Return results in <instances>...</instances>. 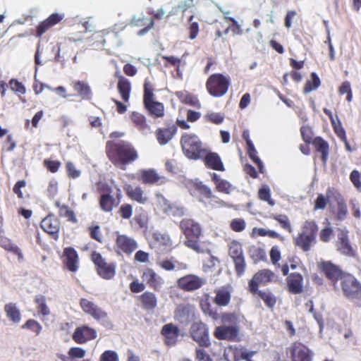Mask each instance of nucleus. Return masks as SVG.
<instances>
[{
	"mask_svg": "<svg viewBox=\"0 0 361 361\" xmlns=\"http://www.w3.org/2000/svg\"><path fill=\"white\" fill-rule=\"evenodd\" d=\"M106 154L109 161L116 167L123 170H125L126 166L133 163L139 157L135 147L126 140L107 141Z\"/></svg>",
	"mask_w": 361,
	"mask_h": 361,
	"instance_id": "nucleus-1",
	"label": "nucleus"
},
{
	"mask_svg": "<svg viewBox=\"0 0 361 361\" xmlns=\"http://www.w3.org/2000/svg\"><path fill=\"white\" fill-rule=\"evenodd\" d=\"M179 228L185 236L183 244L198 254L207 252L209 249L200 240L202 235V225L192 218H184L179 223Z\"/></svg>",
	"mask_w": 361,
	"mask_h": 361,
	"instance_id": "nucleus-2",
	"label": "nucleus"
},
{
	"mask_svg": "<svg viewBox=\"0 0 361 361\" xmlns=\"http://www.w3.org/2000/svg\"><path fill=\"white\" fill-rule=\"evenodd\" d=\"M97 190L99 193V206L100 209L110 213L116 207L122 198V192L120 188L116 187V197L113 195L112 187L106 183H97Z\"/></svg>",
	"mask_w": 361,
	"mask_h": 361,
	"instance_id": "nucleus-3",
	"label": "nucleus"
},
{
	"mask_svg": "<svg viewBox=\"0 0 361 361\" xmlns=\"http://www.w3.org/2000/svg\"><path fill=\"white\" fill-rule=\"evenodd\" d=\"M180 144L184 155L190 159H202L206 154L207 149L194 133H184L180 137Z\"/></svg>",
	"mask_w": 361,
	"mask_h": 361,
	"instance_id": "nucleus-4",
	"label": "nucleus"
},
{
	"mask_svg": "<svg viewBox=\"0 0 361 361\" xmlns=\"http://www.w3.org/2000/svg\"><path fill=\"white\" fill-rule=\"evenodd\" d=\"M318 226L315 221H305L302 227V231L294 238V244L303 252H308L317 243Z\"/></svg>",
	"mask_w": 361,
	"mask_h": 361,
	"instance_id": "nucleus-5",
	"label": "nucleus"
},
{
	"mask_svg": "<svg viewBox=\"0 0 361 361\" xmlns=\"http://www.w3.org/2000/svg\"><path fill=\"white\" fill-rule=\"evenodd\" d=\"M152 84L145 80L144 83L143 105L148 115L152 118L164 117L165 109L163 103L154 100Z\"/></svg>",
	"mask_w": 361,
	"mask_h": 361,
	"instance_id": "nucleus-6",
	"label": "nucleus"
},
{
	"mask_svg": "<svg viewBox=\"0 0 361 361\" xmlns=\"http://www.w3.org/2000/svg\"><path fill=\"white\" fill-rule=\"evenodd\" d=\"M206 89L214 97H221L225 95L231 85L229 76L222 73L212 74L206 81Z\"/></svg>",
	"mask_w": 361,
	"mask_h": 361,
	"instance_id": "nucleus-7",
	"label": "nucleus"
},
{
	"mask_svg": "<svg viewBox=\"0 0 361 361\" xmlns=\"http://www.w3.org/2000/svg\"><path fill=\"white\" fill-rule=\"evenodd\" d=\"M91 260L95 266L97 274L106 280L111 279L116 275V264L115 262H106L99 252L93 251Z\"/></svg>",
	"mask_w": 361,
	"mask_h": 361,
	"instance_id": "nucleus-8",
	"label": "nucleus"
},
{
	"mask_svg": "<svg viewBox=\"0 0 361 361\" xmlns=\"http://www.w3.org/2000/svg\"><path fill=\"white\" fill-rule=\"evenodd\" d=\"M276 280V276L274 271L268 269H264L254 274L248 283V289L252 293H263L258 291L259 288L267 286Z\"/></svg>",
	"mask_w": 361,
	"mask_h": 361,
	"instance_id": "nucleus-9",
	"label": "nucleus"
},
{
	"mask_svg": "<svg viewBox=\"0 0 361 361\" xmlns=\"http://www.w3.org/2000/svg\"><path fill=\"white\" fill-rule=\"evenodd\" d=\"M228 255L233 259L237 276H242L246 269V262L242 245L237 240H233L228 244Z\"/></svg>",
	"mask_w": 361,
	"mask_h": 361,
	"instance_id": "nucleus-10",
	"label": "nucleus"
},
{
	"mask_svg": "<svg viewBox=\"0 0 361 361\" xmlns=\"http://www.w3.org/2000/svg\"><path fill=\"white\" fill-rule=\"evenodd\" d=\"M207 283L204 278L196 274H188L176 281V286L184 292H192L199 290Z\"/></svg>",
	"mask_w": 361,
	"mask_h": 361,
	"instance_id": "nucleus-11",
	"label": "nucleus"
},
{
	"mask_svg": "<svg viewBox=\"0 0 361 361\" xmlns=\"http://www.w3.org/2000/svg\"><path fill=\"white\" fill-rule=\"evenodd\" d=\"M326 195L329 197H331L337 204V209L334 213L336 219L339 221L345 220L348 216V211L346 202L341 192L335 188L329 187L326 189Z\"/></svg>",
	"mask_w": 361,
	"mask_h": 361,
	"instance_id": "nucleus-12",
	"label": "nucleus"
},
{
	"mask_svg": "<svg viewBox=\"0 0 361 361\" xmlns=\"http://www.w3.org/2000/svg\"><path fill=\"white\" fill-rule=\"evenodd\" d=\"M137 178L144 185H161L168 181L165 176H160L154 169L139 171L137 173Z\"/></svg>",
	"mask_w": 361,
	"mask_h": 361,
	"instance_id": "nucleus-13",
	"label": "nucleus"
},
{
	"mask_svg": "<svg viewBox=\"0 0 361 361\" xmlns=\"http://www.w3.org/2000/svg\"><path fill=\"white\" fill-rule=\"evenodd\" d=\"M65 15L61 13H54L51 14L47 18L41 21L35 27L33 35L37 38H41L44 34L50 30L56 25L61 23Z\"/></svg>",
	"mask_w": 361,
	"mask_h": 361,
	"instance_id": "nucleus-14",
	"label": "nucleus"
},
{
	"mask_svg": "<svg viewBox=\"0 0 361 361\" xmlns=\"http://www.w3.org/2000/svg\"><path fill=\"white\" fill-rule=\"evenodd\" d=\"M40 226L51 238L55 240H59L61 222L58 217L52 214H48L42 220Z\"/></svg>",
	"mask_w": 361,
	"mask_h": 361,
	"instance_id": "nucleus-15",
	"label": "nucleus"
},
{
	"mask_svg": "<svg viewBox=\"0 0 361 361\" xmlns=\"http://www.w3.org/2000/svg\"><path fill=\"white\" fill-rule=\"evenodd\" d=\"M63 267L71 272H76L79 267V256L77 251L72 247L63 249L61 256Z\"/></svg>",
	"mask_w": 361,
	"mask_h": 361,
	"instance_id": "nucleus-16",
	"label": "nucleus"
},
{
	"mask_svg": "<svg viewBox=\"0 0 361 361\" xmlns=\"http://www.w3.org/2000/svg\"><path fill=\"white\" fill-rule=\"evenodd\" d=\"M137 247V242L124 234H118L115 241V249L117 252H122L130 255Z\"/></svg>",
	"mask_w": 361,
	"mask_h": 361,
	"instance_id": "nucleus-17",
	"label": "nucleus"
},
{
	"mask_svg": "<svg viewBox=\"0 0 361 361\" xmlns=\"http://www.w3.org/2000/svg\"><path fill=\"white\" fill-rule=\"evenodd\" d=\"M190 333L192 339L200 346L208 347L210 345L208 330L205 324L202 323L193 324Z\"/></svg>",
	"mask_w": 361,
	"mask_h": 361,
	"instance_id": "nucleus-18",
	"label": "nucleus"
},
{
	"mask_svg": "<svg viewBox=\"0 0 361 361\" xmlns=\"http://www.w3.org/2000/svg\"><path fill=\"white\" fill-rule=\"evenodd\" d=\"M319 270L324 274V275L334 284H335L345 274L342 271L341 268L331 263V262H323L319 266Z\"/></svg>",
	"mask_w": 361,
	"mask_h": 361,
	"instance_id": "nucleus-19",
	"label": "nucleus"
},
{
	"mask_svg": "<svg viewBox=\"0 0 361 361\" xmlns=\"http://www.w3.org/2000/svg\"><path fill=\"white\" fill-rule=\"evenodd\" d=\"M130 119L133 126L142 135H147L152 133L151 126L148 123L146 116L142 113L131 112Z\"/></svg>",
	"mask_w": 361,
	"mask_h": 361,
	"instance_id": "nucleus-20",
	"label": "nucleus"
},
{
	"mask_svg": "<svg viewBox=\"0 0 361 361\" xmlns=\"http://www.w3.org/2000/svg\"><path fill=\"white\" fill-rule=\"evenodd\" d=\"M341 286L344 293H360L361 283L350 274H344L341 279Z\"/></svg>",
	"mask_w": 361,
	"mask_h": 361,
	"instance_id": "nucleus-21",
	"label": "nucleus"
},
{
	"mask_svg": "<svg viewBox=\"0 0 361 361\" xmlns=\"http://www.w3.org/2000/svg\"><path fill=\"white\" fill-rule=\"evenodd\" d=\"M178 127L175 124L169 125L168 127L158 128L155 131V136L160 145L168 144L177 133Z\"/></svg>",
	"mask_w": 361,
	"mask_h": 361,
	"instance_id": "nucleus-22",
	"label": "nucleus"
},
{
	"mask_svg": "<svg viewBox=\"0 0 361 361\" xmlns=\"http://www.w3.org/2000/svg\"><path fill=\"white\" fill-rule=\"evenodd\" d=\"M293 361H311L309 349L301 343L295 342L290 347Z\"/></svg>",
	"mask_w": 361,
	"mask_h": 361,
	"instance_id": "nucleus-23",
	"label": "nucleus"
},
{
	"mask_svg": "<svg viewBox=\"0 0 361 361\" xmlns=\"http://www.w3.org/2000/svg\"><path fill=\"white\" fill-rule=\"evenodd\" d=\"M80 305L85 313L91 315L95 319L102 320L105 319L107 316L104 311L87 299H82Z\"/></svg>",
	"mask_w": 361,
	"mask_h": 361,
	"instance_id": "nucleus-24",
	"label": "nucleus"
},
{
	"mask_svg": "<svg viewBox=\"0 0 361 361\" xmlns=\"http://www.w3.org/2000/svg\"><path fill=\"white\" fill-rule=\"evenodd\" d=\"M123 189L127 196L133 201H135L140 204H145L148 201V197L145 195V192L141 187H133L130 184H126Z\"/></svg>",
	"mask_w": 361,
	"mask_h": 361,
	"instance_id": "nucleus-25",
	"label": "nucleus"
},
{
	"mask_svg": "<svg viewBox=\"0 0 361 361\" xmlns=\"http://www.w3.org/2000/svg\"><path fill=\"white\" fill-rule=\"evenodd\" d=\"M336 245L337 250L341 254L349 257H353L355 255V251L350 243L347 233L341 232L338 235Z\"/></svg>",
	"mask_w": 361,
	"mask_h": 361,
	"instance_id": "nucleus-26",
	"label": "nucleus"
},
{
	"mask_svg": "<svg viewBox=\"0 0 361 361\" xmlns=\"http://www.w3.org/2000/svg\"><path fill=\"white\" fill-rule=\"evenodd\" d=\"M97 337V331L87 326L78 327L73 334V339L79 343H83L87 340L94 339Z\"/></svg>",
	"mask_w": 361,
	"mask_h": 361,
	"instance_id": "nucleus-27",
	"label": "nucleus"
},
{
	"mask_svg": "<svg viewBox=\"0 0 361 361\" xmlns=\"http://www.w3.org/2000/svg\"><path fill=\"white\" fill-rule=\"evenodd\" d=\"M142 281L155 291H159L164 283L162 279L152 269H146L142 274Z\"/></svg>",
	"mask_w": 361,
	"mask_h": 361,
	"instance_id": "nucleus-28",
	"label": "nucleus"
},
{
	"mask_svg": "<svg viewBox=\"0 0 361 361\" xmlns=\"http://www.w3.org/2000/svg\"><path fill=\"white\" fill-rule=\"evenodd\" d=\"M195 308L192 305H179L175 318L182 324H188L194 319Z\"/></svg>",
	"mask_w": 361,
	"mask_h": 361,
	"instance_id": "nucleus-29",
	"label": "nucleus"
},
{
	"mask_svg": "<svg viewBox=\"0 0 361 361\" xmlns=\"http://www.w3.org/2000/svg\"><path fill=\"white\" fill-rule=\"evenodd\" d=\"M214 336L218 339L235 341L238 336V329L234 326H222L216 328Z\"/></svg>",
	"mask_w": 361,
	"mask_h": 361,
	"instance_id": "nucleus-30",
	"label": "nucleus"
},
{
	"mask_svg": "<svg viewBox=\"0 0 361 361\" xmlns=\"http://www.w3.org/2000/svg\"><path fill=\"white\" fill-rule=\"evenodd\" d=\"M286 283L289 292L300 293L302 291L303 277L299 273H292L286 278Z\"/></svg>",
	"mask_w": 361,
	"mask_h": 361,
	"instance_id": "nucleus-31",
	"label": "nucleus"
},
{
	"mask_svg": "<svg viewBox=\"0 0 361 361\" xmlns=\"http://www.w3.org/2000/svg\"><path fill=\"white\" fill-rule=\"evenodd\" d=\"M118 75L117 90L124 102H128L130 97L131 83L128 79L123 75H120L119 73H116Z\"/></svg>",
	"mask_w": 361,
	"mask_h": 361,
	"instance_id": "nucleus-32",
	"label": "nucleus"
},
{
	"mask_svg": "<svg viewBox=\"0 0 361 361\" xmlns=\"http://www.w3.org/2000/svg\"><path fill=\"white\" fill-rule=\"evenodd\" d=\"M204 163L205 166L211 169L224 171L225 168L220 156L216 152H208L204 155Z\"/></svg>",
	"mask_w": 361,
	"mask_h": 361,
	"instance_id": "nucleus-33",
	"label": "nucleus"
},
{
	"mask_svg": "<svg viewBox=\"0 0 361 361\" xmlns=\"http://www.w3.org/2000/svg\"><path fill=\"white\" fill-rule=\"evenodd\" d=\"M161 333L164 336L165 343L168 345H175L180 335L178 328L173 324L164 325L162 328Z\"/></svg>",
	"mask_w": 361,
	"mask_h": 361,
	"instance_id": "nucleus-34",
	"label": "nucleus"
},
{
	"mask_svg": "<svg viewBox=\"0 0 361 361\" xmlns=\"http://www.w3.org/2000/svg\"><path fill=\"white\" fill-rule=\"evenodd\" d=\"M0 247L6 251L12 252L18 257L19 261H23L24 257L21 249L8 237L0 235Z\"/></svg>",
	"mask_w": 361,
	"mask_h": 361,
	"instance_id": "nucleus-35",
	"label": "nucleus"
},
{
	"mask_svg": "<svg viewBox=\"0 0 361 361\" xmlns=\"http://www.w3.org/2000/svg\"><path fill=\"white\" fill-rule=\"evenodd\" d=\"M316 152L321 154V159L323 164H326L329 154V145L322 137H316L312 141Z\"/></svg>",
	"mask_w": 361,
	"mask_h": 361,
	"instance_id": "nucleus-36",
	"label": "nucleus"
},
{
	"mask_svg": "<svg viewBox=\"0 0 361 361\" xmlns=\"http://www.w3.org/2000/svg\"><path fill=\"white\" fill-rule=\"evenodd\" d=\"M73 87L77 94L82 99L90 100L92 90L89 85L84 81H75L73 83Z\"/></svg>",
	"mask_w": 361,
	"mask_h": 361,
	"instance_id": "nucleus-37",
	"label": "nucleus"
},
{
	"mask_svg": "<svg viewBox=\"0 0 361 361\" xmlns=\"http://www.w3.org/2000/svg\"><path fill=\"white\" fill-rule=\"evenodd\" d=\"M55 206L59 209V216L62 218L66 219L68 221L76 224L78 219L75 214L68 205L60 203L59 201L55 202Z\"/></svg>",
	"mask_w": 361,
	"mask_h": 361,
	"instance_id": "nucleus-38",
	"label": "nucleus"
},
{
	"mask_svg": "<svg viewBox=\"0 0 361 361\" xmlns=\"http://www.w3.org/2000/svg\"><path fill=\"white\" fill-rule=\"evenodd\" d=\"M247 252L255 264L267 260L266 251L259 246L251 245L248 248Z\"/></svg>",
	"mask_w": 361,
	"mask_h": 361,
	"instance_id": "nucleus-39",
	"label": "nucleus"
},
{
	"mask_svg": "<svg viewBox=\"0 0 361 361\" xmlns=\"http://www.w3.org/2000/svg\"><path fill=\"white\" fill-rule=\"evenodd\" d=\"M176 94L182 103L198 109L201 107V103L196 95L188 92H177Z\"/></svg>",
	"mask_w": 361,
	"mask_h": 361,
	"instance_id": "nucleus-40",
	"label": "nucleus"
},
{
	"mask_svg": "<svg viewBox=\"0 0 361 361\" xmlns=\"http://www.w3.org/2000/svg\"><path fill=\"white\" fill-rule=\"evenodd\" d=\"M159 265L163 269L170 271L177 269L178 270H185L188 269V265L183 262H179L173 259H166L161 261Z\"/></svg>",
	"mask_w": 361,
	"mask_h": 361,
	"instance_id": "nucleus-41",
	"label": "nucleus"
},
{
	"mask_svg": "<svg viewBox=\"0 0 361 361\" xmlns=\"http://www.w3.org/2000/svg\"><path fill=\"white\" fill-rule=\"evenodd\" d=\"M212 180L216 185V190L223 193L229 194L232 190L231 184L224 179H221L220 176L216 173L212 174Z\"/></svg>",
	"mask_w": 361,
	"mask_h": 361,
	"instance_id": "nucleus-42",
	"label": "nucleus"
},
{
	"mask_svg": "<svg viewBox=\"0 0 361 361\" xmlns=\"http://www.w3.org/2000/svg\"><path fill=\"white\" fill-rule=\"evenodd\" d=\"M193 188L198 195L199 202H202V204L205 202L206 200H208V198L211 197V195L213 193L212 190L206 185H204L202 182L194 183Z\"/></svg>",
	"mask_w": 361,
	"mask_h": 361,
	"instance_id": "nucleus-43",
	"label": "nucleus"
},
{
	"mask_svg": "<svg viewBox=\"0 0 361 361\" xmlns=\"http://www.w3.org/2000/svg\"><path fill=\"white\" fill-rule=\"evenodd\" d=\"M6 316L15 323H18L20 320V314L16 304L9 303L5 306Z\"/></svg>",
	"mask_w": 361,
	"mask_h": 361,
	"instance_id": "nucleus-44",
	"label": "nucleus"
},
{
	"mask_svg": "<svg viewBox=\"0 0 361 361\" xmlns=\"http://www.w3.org/2000/svg\"><path fill=\"white\" fill-rule=\"evenodd\" d=\"M310 76L312 80H307L303 88V92L305 93H308L317 90L321 85V80L316 73H312Z\"/></svg>",
	"mask_w": 361,
	"mask_h": 361,
	"instance_id": "nucleus-45",
	"label": "nucleus"
},
{
	"mask_svg": "<svg viewBox=\"0 0 361 361\" xmlns=\"http://www.w3.org/2000/svg\"><path fill=\"white\" fill-rule=\"evenodd\" d=\"M247 149L248 156L253 161V162L257 164L258 169H259V172L261 173H264V169L262 161L258 157L257 152L256 149L255 148L254 145L247 146Z\"/></svg>",
	"mask_w": 361,
	"mask_h": 361,
	"instance_id": "nucleus-46",
	"label": "nucleus"
},
{
	"mask_svg": "<svg viewBox=\"0 0 361 361\" xmlns=\"http://www.w3.org/2000/svg\"><path fill=\"white\" fill-rule=\"evenodd\" d=\"M258 197L261 200L267 202L270 206L275 204V201L271 197L270 188L267 185H264L259 189Z\"/></svg>",
	"mask_w": 361,
	"mask_h": 361,
	"instance_id": "nucleus-47",
	"label": "nucleus"
},
{
	"mask_svg": "<svg viewBox=\"0 0 361 361\" xmlns=\"http://www.w3.org/2000/svg\"><path fill=\"white\" fill-rule=\"evenodd\" d=\"M271 218L277 221L281 228L287 230L288 232H291L292 228L288 217L285 214H273Z\"/></svg>",
	"mask_w": 361,
	"mask_h": 361,
	"instance_id": "nucleus-48",
	"label": "nucleus"
},
{
	"mask_svg": "<svg viewBox=\"0 0 361 361\" xmlns=\"http://www.w3.org/2000/svg\"><path fill=\"white\" fill-rule=\"evenodd\" d=\"M330 200H332L331 197H329L327 195L326 197L322 194L318 195L314 200V210L324 209Z\"/></svg>",
	"mask_w": 361,
	"mask_h": 361,
	"instance_id": "nucleus-49",
	"label": "nucleus"
},
{
	"mask_svg": "<svg viewBox=\"0 0 361 361\" xmlns=\"http://www.w3.org/2000/svg\"><path fill=\"white\" fill-rule=\"evenodd\" d=\"M300 133L303 141L307 144H311L313 141V131L311 127L303 126L300 128Z\"/></svg>",
	"mask_w": 361,
	"mask_h": 361,
	"instance_id": "nucleus-50",
	"label": "nucleus"
},
{
	"mask_svg": "<svg viewBox=\"0 0 361 361\" xmlns=\"http://www.w3.org/2000/svg\"><path fill=\"white\" fill-rule=\"evenodd\" d=\"M270 259L271 263L274 265L275 267L279 268V261L281 258V251L278 246L274 245L271 248L270 252Z\"/></svg>",
	"mask_w": 361,
	"mask_h": 361,
	"instance_id": "nucleus-51",
	"label": "nucleus"
},
{
	"mask_svg": "<svg viewBox=\"0 0 361 361\" xmlns=\"http://www.w3.org/2000/svg\"><path fill=\"white\" fill-rule=\"evenodd\" d=\"M44 166L51 173H56L61 167V163L58 160L46 159L43 161Z\"/></svg>",
	"mask_w": 361,
	"mask_h": 361,
	"instance_id": "nucleus-52",
	"label": "nucleus"
},
{
	"mask_svg": "<svg viewBox=\"0 0 361 361\" xmlns=\"http://www.w3.org/2000/svg\"><path fill=\"white\" fill-rule=\"evenodd\" d=\"M118 213L122 219H129L133 214V207L128 203L123 204L120 207Z\"/></svg>",
	"mask_w": 361,
	"mask_h": 361,
	"instance_id": "nucleus-53",
	"label": "nucleus"
},
{
	"mask_svg": "<svg viewBox=\"0 0 361 361\" xmlns=\"http://www.w3.org/2000/svg\"><path fill=\"white\" fill-rule=\"evenodd\" d=\"M338 92L340 94H347L346 100L351 102L353 99V92L351 90L350 83L348 81H344L339 87Z\"/></svg>",
	"mask_w": 361,
	"mask_h": 361,
	"instance_id": "nucleus-54",
	"label": "nucleus"
},
{
	"mask_svg": "<svg viewBox=\"0 0 361 361\" xmlns=\"http://www.w3.org/2000/svg\"><path fill=\"white\" fill-rule=\"evenodd\" d=\"M193 18L194 16H190L188 19L190 23V25L188 27L189 38L190 39H195L199 33V24L197 22H192Z\"/></svg>",
	"mask_w": 361,
	"mask_h": 361,
	"instance_id": "nucleus-55",
	"label": "nucleus"
},
{
	"mask_svg": "<svg viewBox=\"0 0 361 361\" xmlns=\"http://www.w3.org/2000/svg\"><path fill=\"white\" fill-rule=\"evenodd\" d=\"M245 226L246 223L245 220L240 218L234 219L230 223L231 230L238 233L243 231Z\"/></svg>",
	"mask_w": 361,
	"mask_h": 361,
	"instance_id": "nucleus-56",
	"label": "nucleus"
},
{
	"mask_svg": "<svg viewBox=\"0 0 361 361\" xmlns=\"http://www.w3.org/2000/svg\"><path fill=\"white\" fill-rule=\"evenodd\" d=\"M140 300L146 309H152L156 306V300L154 295H142Z\"/></svg>",
	"mask_w": 361,
	"mask_h": 361,
	"instance_id": "nucleus-57",
	"label": "nucleus"
},
{
	"mask_svg": "<svg viewBox=\"0 0 361 361\" xmlns=\"http://www.w3.org/2000/svg\"><path fill=\"white\" fill-rule=\"evenodd\" d=\"M66 169L68 176L71 178L75 179L80 176V171L77 169L74 164L71 161L66 164Z\"/></svg>",
	"mask_w": 361,
	"mask_h": 361,
	"instance_id": "nucleus-58",
	"label": "nucleus"
},
{
	"mask_svg": "<svg viewBox=\"0 0 361 361\" xmlns=\"http://www.w3.org/2000/svg\"><path fill=\"white\" fill-rule=\"evenodd\" d=\"M223 201L212 193L211 197H209L208 200H206L203 204L207 208L214 209V207L221 205Z\"/></svg>",
	"mask_w": 361,
	"mask_h": 361,
	"instance_id": "nucleus-59",
	"label": "nucleus"
},
{
	"mask_svg": "<svg viewBox=\"0 0 361 361\" xmlns=\"http://www.w3.org/2000/svg\"><path fill=\"white\" fill-rule=\"evenodd\" d=\"M23 329H28L36 333L37 335L39 334L42 329V325L34 319H29L22 326Z\"/></svg>",
	"mask_w": 361,
	"mask_h": 361,
	"instance_id": "nucleus-60",
	"label": "nucleus"
},
{
	"mask_svg": "<svg viewBox=\"0 0 361 361\" xmlns=\"http://www.w3.org/2000/svg\"><path fill=\"white\" fill-rule=\"evenodd\" d=\"M331 125H332L333 129H334L336 135H337V137L341 140H345V137H346L345 130L343 128V127L342 126L341 123L339 121L337 123L334 121L331 122Z\"/></svg>",
	"mask_w": 361,
	"mask_h": 361,
	"instance_id": "nucleus-61",
	"label": "nucleus"
},
{
	"mask_svg": "<svg viewBox=\"0 0 361 361\" xmlns=\"http://www.w3.org/2000/svg\"><path fill=\"white\" fill-rule=\"evenodd\" d=\"M361 175L357 170H353L350 174V180L358 191L361 192Z\"/></svg>",
	"mask_w": 361,
	"mask_h": 361,
	"instance_id": "nucleus-62",
	"label": "nucleus"
},
{
	"mask_svg": "<svg viewBox=\"0 0 361 361\" xmlns=\"http://www.w3.org/2000/svg\"><path fill=\"white\" fill-rule=\"evenodd\" d=\"M133 221L140 228L147 227L148 223L147 216L145 213L135 214Z\"/></svg>",
	"mask_w": 361,
	"mask_h": 361,
	"instance_id": "nucleus-63",
	"label": "nucleus"
},
{
	"mask_svg": "<svg viewBox=\"0 0 361 361\" xmlns=\"http://www.w3.org/2000/svg\"><path fill=\"white\" fill-rule=\"evenodd\" d=\"M333 233L334 231L329 226L322 228L319 233L320 240L324 243L329 242L331 236L333 235Z\"/></svg>",
	"mask_w": 361,
	"mask_h": 361,
	"instance_id": "nucleus-64",
	"label": "nucleus"
}]
</instances>
